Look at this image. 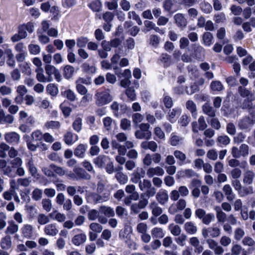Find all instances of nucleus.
I'll return each instance as SVG.
<instances>
[{
	"label": "nucleus",
	"instance_id": "nucleus-4",
	"mask_svg": "<svg viewBox=\"0 0 255 255\" xmlns=\"http://www.w3.org/2000/svg\"><path fill=\"white\" fill-rule=\"evenodd\" d=\"M138 187L141 191L146 192V195L148 198L154 196L156 192V189L152 186L151 182L147 179L140 181Z\"/></svg>",
	"mask_w": 255,
	"mask_h": 255
},
{
	"label": "nucleus",
	"instance_id": "nucleus-28",
	"mask_svg": "<svg viewBox=\"0 0 255 255\" xmlns=\"http://www.w3.org/2000/svg\"><path fill=\"white\" fill-rule=\"evenodd\" d=\"M214 210L216 212V217L219 222L224 223L226 221L227 218L226 214L222 210L220 206H215Z\"/></svg>",
	"mask_w": 255,
	"mask_h": 255
},
{
	"label": "nucleus",
	"instance_id": "nucleus-62",
	"mask_svg": "<svg viewBox=\"0 0 255 255\" xmlns=\"http://www.w3.org/2000/svg\"><path fill=\"white\" fill-rule=\"evenodd\" d=\"M116 178L120 184H124L127 183L128 180V176L120 172L116 174Z\"/></svg>",
	"mask_w": 255,
	"mask_h": 255
},
{
	"label": "nucleus",
	"instance_id": "nucleus-45",
	"mask_svg": "<svg viewBox=\"0 0 255 255\" xmlns=\"http://www.w3.org/2000/svg\"><path fill=\"white\" fill-rule=\"evenodd\" d=\"M43 133L39 129H36L31 134V137L32 140L34 141L42 142L43 140Z\"/></svg>",
	"mask_w": 255,
	"mask_h": 255
},
{
	"label": "nucleus",
	"instance_id": "nucleus-38",
	"mask_svg": "<svg viewBox=\"0 0 255 255\" xmlns=\"http://www.w3.org/2000/svg\"><path fill=\"white\" fill-rule=\"evenodd\" d=\"M186 108L191 112L192 117L196 118L197 114L196 112V106L193 101L188 100L186 103Z\"/></svg>",
	"mask_w": 255,
	"mask_h": 255
},
{
	"label": "nucleus",
	"instance_id": "nucleus-1",
	"mask_svg": "<svg viewBox=\"0 0 255 255\" xmlns=\"http://www.w3.org/2000/svg\"><path fill=\"white\" fill-rule=\"evenodd\" d=\"M96 104L98 106H102L111 102L113 98L110 94L109 90H105L104 91L96 93Z\"/></svg>",
	"mask_w": 255,
	"mask_h": 255
},
{
	"label": "nucleus",
	"instance_id": "nucleus-6",
	"mask_svg": "<svg viewBox=\"0 0 255 255\" xmlns=\"http://www.w3.org/2000/svg\"><path fill=\"white\" fill-rule=\"evenodd\" d=\"M202 234L204 238H216L220 235V229L217 227L204 228L202 231Z\"/></svg>",
	"mask_w": 255,
	"mask_h": 255
},
{
	"label": "nucleus",
	"instance_id": "nucleus-20",
	"mask_svg": "<svg viewBox=\"0 0 255 255\" xmlns=\"http://www.w3.org/2000/svg\"><path fill=\"white\" fill-rule=\"evenodd\" d=\"M158 202L161 205H164L168 200V195L166 190H160L156 195Z\"/></svg>",
	"mask_w": 255,
	"mask_h": 255
},
{
	"label": "nucleus",
	"instance_id": "nucleus-34",
	"mask_svg": "<svg viewBox=\"0 0 255 255\" xmlns=\"http://www.w3.org/2000/svg\"><path fill=\"white\" fill-rule=\"evenodd\" d=\"M149 207L151 210L152 214L155 217L158 216L162 212L161 208L155 201L151 202Z\"/></svg>",
	"mask_w": 255,
	"mask_h": 255
},
{
	"label": "nucleus",
	"instance_id": "nucleus-29",
	"mask_svg": "<svg viewBox=\"0 0 255 255\" xmlns=\"http://www.w3.org/2000/svg\"><path fill=\"white\" fill-rule=\"evenodd\" d=\"M184 230L187 233L193 235L197 231V226L192 222H187L184 224Z\"/></svg>",
	"mask_w": 255,
	"mask_h": 255
},
{
	"label": "nucleus",
	"instance_id": "nucleus-31",
	"mask_svg": "<svg viewBox=\"0 0 255 255\" xmlns=\"http://www.w3.org/2000/svg\"><path fill=\"white\" fill-rule=\"evenodd\" d=\"M87 239L86 235L85 234H80L75 235L72 239V243L76 246H79L84 243Z\"/></svg>",
	"mask_w": 255,
	"mask_h": 255
},
{
	"label": "nucleus",
	"instance_id": "nucleus-53",
	"mask_svg": "<svg viewBox=\"0 0 255 255\" xmlns=\"http://www.w3.org/2000/svg\"><path fill=\"white\" fill-rule=\"evenodd\" d=\"M132 177L130 179L131 181L134 183H138L141 178H143L144 176V173H140L138 172H134L132 175Z\"/></svg>",
	"mask_w": 255,
	"mask_h": 255
},
{
	"label": "nucleus",
	"instance_id": "nucleus-35",
	"mask_svg": "<svg viewBox=\"0 0 255 255\" xmlns=\"http://www.w3.org/2000/svg\"><path fill=\"white\" fill-rule=\"evenodd\" d=\"M173 154L178 160L179 165H181L186 163V155L180 150H176L174 151Z\"/></svg>",
	"mask_w": 255,
	"mask_h": 255
},
{
	"label": "nucleus",
	"instance_id": "nucleus-50",
	"mask_svg": "<svg viewBox=\"0 0 255 255\" xmlns=\"http://www.w3.org/2000/svg\"><path fill=\"white\" fill-rule=\"evenodd\" d=\"M168 229L173 235L176 236L180 235L181 232V228L174 224H170L168 226Z\"/></svg>",
	"mask_w": 255,
	"mask_h": 255
},
{
	"label": "nucleus",
	"instance_id": "nucleus-55",
	"mask_svg": "<svg viewBox=\"0 0 255 255\" xmlns=\"http://www.w3.org/2000/svg\"><path fill=\"white\" fill-rule=\"evenodd\" d=\"M182 137L172 133L170 139V143L172 146H176L182 141Z\"/></svg>",
	"mask_w": 255,
	"mask_h": 255
},
{
	"label": "nucleus",
	"instance_id": "nucleus-47",
	"mask_svg": "<svg viewBox=\"0 0 255 255\" xmlns=\"http://www.w3.org/2000/svg\"><path fill=\"white\" fill-rule=\"evenodd\" d=\"M46 91L49 95L53 97L56 96L59 92L57 87L53 84L47 85Z\"/></svg>",
	"mask_w": 255,
	"mask_h": 255
},
{
	"label": "nucleus",
	"instance_id": "nucleus-26",
	"mask_svg": "<svg viewBox=\"0 0 255 255\" xmlns=\"http://www.w3.org/2000/svg\"><path fill=\"white\" fill-rule=\"evenodd\" d=\"M21 231L24 237L29 238L33 234V227L31 225L25 224L22 227Z\"/></svg>",
	"mask_w": 255,
	"mask_h": 255
},
{
	"label": "nucleus",
	"instance_id": "nucleus-30",
	"mask_svg": "<svg viewBox=\"0 0 255 255\" xmlns=\"http://www.w3.org/2000/svg\"><path fill=\"white\" fill-rule=\"evenodd\" d=\"M242 244L249 247V251H255V241L252 238L245 237L242 240Z\"/></svg>",
	"mask_w": 255,
	"mask_h": 255
},
{
	"label": "nucleus",
	"instance_id": "nucleus-15",
	"mask_svg": "<svg viewBox=\"0 0 255 255\" xmlns=\"http://www.w3.org/2000/svg\"><path fill=\"white\" fill-rule=\"evenodd\" d=\"M181 113V109L179 108H175L170 110L168 113L167 119L171 123H174Z\"/></svg>",
	"mask_w": 255,
	"mask_h": 255
},
{
	"label": "nucleus",
	"instance_id": "nucleus-40",
	"mask_svg": "<svg viewBox=\"0 0 255 255\" xmlns=\"http://www.w3.org/2000/svg\"><path fill=\"white\" fill-rule=\"evenodd\" d=\"M18 230V226L13 221H11L8 222V226L5 230V233L12 235L16 233Z\"/></svg>",
	"mask_w": 255,
	"mask_h": 255
},
{
	"label": "nucleus",
	"instance_id": "nucleus-21",
	"mask_svg": "<svg viewBox=\"0 0 255 255\" xmlns=\"http://www.w3.org/2000/svg\"><path fill=\"white\" fill-rule=\"evenodd\" d=\"M140 146L145 150L149 149L152 152L156 151L158 147L157 143L154 141H142L140 144Z\"/></svg>",
	"mask_w": 255,
	"mask_h": 255
},
{
	"label": "nucleus",
	"instance_id": "nucleus-64",
	"mask_svg": "<svg viewBox=\"0 0 255 255\" xmlns=\"http://www.w3.org/2000/svg\"><path fill=\"white\" fill-rule=\"evenodd\" d=\"M210 87L211 89L215 91H220L223 88L222 83L218 81H213L210 85Z\"/></svg>",
	"mask_w": 255,
	"mask_h": 255
},
{
	"label": "nucleus",
	"instance_id": "nucleus-22",
	"mask_svg": "<svg viewBox=\"0 0 255 255\" xmlns=\"http://www.w3.org/2000/svg\"><path fill=\"white\" fill-rule=\"evenodd\" d=\"M110 195V192L109 191H106V192L103 193V196L99 194H94L92 197L94 201L96 203H101L107 201L109 199Z\"/></svg>",
	"mask_w": 255,
	"mask_h": 255
},
{
	"label": "nucleus",
	"instance_id": "nucleus-60",
	"mask_svg": "<svg viewBox=\"0 0 255 255\" xmlns=\"http://www.w3.org/2000/svg\"><path fill=\"white\" fill-rule=\"evenodd\" d=\"M43 208L46 212L51 211L52 207L51 201L49 199H43L42 201Z\"/></svg>",
	"mask_w": 255,
	"mask_h": 255
},
{
	"label": "nucleus",
	"instance_id": "nucleus-39",
	"mask_svg": "<svg viewBox=\"0 0 255 255\" xmlns=\"http://www.w3.org/2000/svg\"><path fill=\"white\" fill-rule=\"evenodd\" d=\"M223 190L227 196V199L229 201H232L234 199L233 190L229 184H226L223 188Z\"/></svg>",
	"mask_w": 255,
	"mask_h": 255
},
{
	"label": "nucleus",
	"instance_id": "nucleus-32",
	"mask_svg": "<svg viewBox=\"0 0 255 255\" xmlns=\"http://www.w3.org/2000/svg\"><path fill=\"white\" fill-rule=\"evenodd\" d=\"M49 216L53 220H56L58 222H63L66 219V216L63 213L58 212L56 210L53 211L49 214Z\"/></svg>",
	"mask_w": 255,
	"mask_h": 255
},
{
	"label": "nucleus",
	"instance_id": "nucleus-18",
	"mask_svg": "<svg viewBox=\"0 0 255 255\" xmlns=\"http://www.w3.org/2000/svg\"><path fill=\"white\" fill-rule=\"evenodd\" d=\"M87 145L86 144H79L74 150V155L78 158H84L85 157V152L87 150Z\"/></svg>",
	"mask_w": 255,
	"mask_h": 255
},
{
	"label": "nucleus",
	"instance_id": "nucleus-57",
	"mask_svg": "<svg viewBox=\"0 0 255 255\" xmlns=\"http://www.w3.org/2000/svg\"><path fill=\"white\" fill-rule=\"evenodd\" d=\"M114 121L110 117H107L103 119V123L104 128L107 130H110L112 129V125Z\"/></svg>",
	"mask_w": 255,
	"mask_h": 255
},
{
	"label": "nucleus",
	"instance_id": "nucleus-13",
	"mask_svg": "<svg viewBox=\"0 0 255 255\" xmlns=\"http://www.w3.org/2000/svg\"><path fill=\"white\" fill-rule=\"evenodd\" d=\"M45 234L48 236L54 237L59 232L56 224L52 223L45 226L44 229Z\"/></svg>",
	"mask_w": 255,
	"mask_h": 255
},
{
	"label": "nucleus",
	"instance_id": "nucleus-10",
	"mask_svg": "<svg viewBox=\"0 0 255 255\" xmlns=\"http://www.w3.org/2000/svg\"><path fill=\"white\" fill-rule=\"evenodd\" d=\"M111 158L105 155H100L93 160V162L98 167L103 168L106 164L110 162Z\"/></svg>",
	"mask_w": 255,
	"mask_h": 255
},
{
	"label": "nucleus",
	"instance_id": "nucleus-16",
	"mask_svg": "<svg viewBox=\"0 0 255 255\" xmlns=\"http://www.w3.org/2000/svg\"><path fill=\"white\" fill-rule=\"evenodd\" d=\"M174 19L176 25L181 28H183L187 25V20L184 15L182 13H178L174 16Z\"/></svg>",
	"mask_w": 255,
	"mask_h": 255
},
{
	"label": "nucleus",
	"instance_id": "nucleus-52",
	"mask_svg": "<svg viewBox=\"0 0 255 255\" xmlns=\"http://www.w3.org/2000/svg\"><path fill=\"white\" fill-rule=\"evenodd\" d=\"M213 35L211 33L207 32H205L203 35V40L204 44L206 46H210L212 43Z\"/></svg>",
	"mask_w": 255,
	"mask_h": 255
},
{
	"label": "nucleus",
	"instance_id": "nucleus-23",
	"mask_svg": "<svg viewBox=\"0 0 255 255\" xmlns=\"http://www.w3.org/2000/svg\"><path fill=\"white\" fill-rule=\"evenodd\" d=\"M0 247L4 250L10 249L12 246L11 238L9 236H6L1 239L0 242Z\"/></svg>",
	"mask_w": 255,
	"mask_h": 255
},
{
	"label": "nucleus",
	"instance_id": "nucleus-36",
	"mask_svg": "<svg viewBox=\"0 0 255 255\" xmlns=\"http://www.w3.org/2000/svg\"><path fill=\"white\" fill-rule=\"evenodd\" d=\"M100 212L108 217H114L115 215L113 208L108 206H101L100 208Z\"/></svg>",
	"mask_w": 255,
	"mask_h": 255
},
{
	"label": "nucleus",
	"instance_id": "nucleus-25",
	"mask_svg": "<svg viewBox=\"0 0 255 255\" xmlns=\"http://www.w3.org/2000/svg\"><path fill=\"white\" fill-rule=\"evenodd\" d=\"M121 56L118 53H115L111 59V64L113 65V68L115 71V73L119 75V70H120L118 66Z\"/></svg>",
	"mask_w": 255,
	"mask_h": 255
},
{
	"label": "nucleus",
	"instance_id": "nucleus-42",
	"mask_svg": "<svg viewBox=\"0 0 255 255\" xmlns=\"http://www.w3.org/2000/svg\"><path fill=\"white\" fill-rule=\"evenodd\" d=\"M151 234L153 238H162L165 236V233L162 229L155 227L151 231Z\"/></svg>",
	"mask_w": 255,
	"mask_h": 255
},
{
	"label": "nucleus",
	"instance_id": "nucleus-9",
	"mask_svg": "<svg viewBox=\"0 0 255 255\" xmlns=\"http://www.w3.org/2000/svg\"><path fill=\"white\" fill-rule=\"evenodd\" d=\"M255 123V116L251 115L250 117H245L239 123L240 128L242 129H247Z\"/></svg>",
	"mask_w": 255,
	"mask_h": 255
},
{
	"label": "nucleus",
	"instance_id": "nucleus-7",
	"mask_svg": "<svg viewBox=\"0 0 255 255\" xmlns=\"http://www.w3.org/2000/svg\"><path fill=\"white\" fill-rule=\"evenodd\" d=\"M34 30V25L31 22L21 25L18 27V33L22 39L26 38L27 36V32L31 33Z\"/></svg>",
	"mask_w": 255,
	"mask_h": 255
},
{
	"label": "nucleus",
	"instance_id": "nucleus-49",
	"mask_svg": "<svg viewBox=\"0 0 255 255\" xmlns=\"http://www.w3.org/2000/svg\"><path fill=\"white\" fill-rule=\"evenodd\" d=\"M254 193L253 188L252 186L245 187L242 186L241 189L238 193L241 197H244Z\"/></svg>",
	"mask_w": 255,
	"mask_h": 255
},
{
	"label": "nucleus",
	"instance_id": "nucleus-56",
	"mask_svg": "<svg viewBox=\"0 0 255 255\" xmlns=\"http://www.w3.org/2000/svg\"><path fill=\"white\" fill-rule=\"evenodd\" d=\"M9 146L4 142L0 144V157L5 158L7 156L6 152L9 150Z\"/></svg>",
	"mask_w": 255,
	"mask_h": 255
},
{
	"label": "nucleus",
	"instance_id": "nucleus-59",
	"mask_svg": "<svg viewBox=\"0 0 255 255\" xmlns=\"http://www.w3.org/2000/svg\"><path fill=\"white\" fill-rule=\"evenodd\" d=\"M160 60L163 63L164 67H168L172 63L170 56L166 53L162 54L161 55Z\"/></svg>",
	"mask_w": 255,
	"mask_h": 255
},
{
	"label": "nucleus",
	"instance_id": "nucleus-43",
	"mask_svg": "<svg viewBox=\"0 0 255 255\" xmlns=\"http://www.w3.org/2000/svg\"><path fill=\"white\" fill-rule=\"evenodd\" d=\"M61 127V124L58 121H50L45 123L44 127L47 129H58Z\"/></svg>",
	"mask_w": 255,
	"mask_h": 255
},
{
	"label": "nucleus",
	"instance_id": "nucleus-5",
	"mask_svg": "<svg viewBox=\"0 0 255 255\" xmlns=\"http://www.w3.org/2000/svg\"><path fill=\"white\" fill-rule=\"evenodd\" d=\"M4 139L9 144L15 145L19 143L20 136L14 131L8 132L4 134Z\"/></svg>",
	"mask_w": 255,
	"mask_h": 255
},
{
	"label": "nucleus",
	"instance_id": "nucleus-12",
	"mask_svg": "<svg viewBox=\"0 0 255 255\" xmlns=\"http://www.w3.org/2000/svg\"><path fill=\"white\" fill-rule=\"evenodd\" d=\"M255 177V173L253 170L247 169L243 173V182L245 184L250 185L253 183Z\"/></svg>",
	"mask_w": 255,
	"mask_h": 255
},
{
	"label": "nucleus",
	"instance_id": "nucleus-44",
	"mask_svg": "<svg viewBox=\"0 0 255 255\" xmlns=\"http://www.w3.org/2000/svg\"><path fill=\"white\" fill-rule=\"evenodd\" d=\"M163 7L168 12H174L176 10L174 8V0H165Z\"/></svg>",
	"mask_w": 255,
	"mask_h": 255
},
{
	"label": "nucleus",
	"instance_id": "nucleus-54",
	"mask_svg": "<svg viewBox=\"0 0 255 255\" xmlns=\"http://www.w3.org/2000/svg\"><path fill=\"white\" fill-rule=\"evenodd\" d=\"M200 8L202 11L205 13H209L212 10V6L211 4L205 1L200 3Z\"/></svg>",
	"mask_w": 255,
	"mask_h": 255
},
{
	"label": "nucleus",
	"instance_id": "nucleus-3",
	"mask_svg": "<svg viewBox=\"0 0 255 255\" xmlns=\"http://www.w3.org/2000/svg\"><path fill=\"white\" fill-rule=\"evenodd\" d=\"M239 92L242 97L247 98L248 100V103H244L243 104V108L249 109H251L252 108V101L255 99L254 94L250 90L242 86H240L239 87Z\"/></svg>",
	"mask_w": 255,
	"mask_h": 255
},
{
	"label": "nucleus",
	"instance_id": "nucleus-11",
	"mask_svg": "<svg viewBox=\"0 0 255 255\" xmlns=\"http://www.w3.org/2000/svg\"><path fill=\"white\" fill-rule=\"evenodd\" d=\"M164 174V171L162 168L160 166L155 167H149L146 171V175L149 178H151L155 175L162 176Z\"/></svg>",
	"mask_w": 255,
	"mask_h": 255
},
{
	"label": "nucleus",
	"instance_id": "nucleus-63",
	"mask_svg": "<svg viewBox=\"0 0 255 255\" xmlns=\"http://www.w3.org/2000/svg\"><path fill=\"white\" fill-rule=\"evenodd\" d=\"M120 126L123 130H129L131 128V122L127 119H123L121 121Z\"/></svg>",
	"mask_w": 255,
	"mask_h": 255
},
{
	"label": "nucleus",
	"instance_id": "nucleus-27",
	"mask_svg": "<svg viewBox=\"0 0 255 255\" xmlns=\"http://www.w3.org/2000/svg\"><path fill=\"white\" fill-rule=\"evenodd\" d=\"M26 166L28 169L29 172L32 176L34 177L37 176V170L31 158L28 159L27 162L26 163Z\"/></svg>",
	"mask_w": 255,
	"mask_h": 255
},
{
	"label": "nucleus",
	"instance_id": "nucleus-41",
	"mask_svg": "<svg viewBox=\"0 0 255 255\" xmlns=\"http://www.w3.org/2000/svg\"><path fill=\"white\" fill-rule=\"evenodd\" d=\"M22 73L30 76L32 73V70L30 67V64L28 62H24L19 65Z\"/></svg>",
	"mask_w": 255,
	"mask_h": 255
},
{
	"label": "nucleus",
	"instance_id": "nucleus-14",
	"mask_svg": "<svg viewBox=\"0 0 255 255\" xmlns=\"http://www.w3.org/2000/svg\"><path fill=\"white\" fill-rule=\"evenodd\" d=\"M73 172L75 173L76 180L83 179H89L91 177V176L81 167H75L73 169Z\"/></svg>",
	"mask_w": 255,
	"mask_h": 255
},
{
	"label": "nucleus",
	"instance_id": "nucleus-61",
	"mask_svg": "<svg viewBox=\"0 0 255 255\" xmlns=\"http://www.w3.org/2000/svg\"><path fill=\"white\" fill-rule=\"evenodd\" d=\"M27 213L32 218H33L37 214V209L36 207L33 205H26L25 206Z\"/></svg>",
	"mask_w": 255,
	"mask_h": 255
},
{
	"label": "nucleus",
	"instance_id": "nucleus-19",
	"mask_svg": "<svg viewBox=\"0 0 255 255\" xmlns=\"http://www.w3.org/2000/svg\"><path fill=\"white\" fill-rule=\"evenodd\" d=\"M13 117L9 114L5 115L2 109L0 110V124H12L13 122Z\"/></svg>",
	"mask_w": 255,
	"mask_h": 255
},
{
	"label": "nucleus",
	"instance_id": "nucleus-46",
	"mask_svg": "<svg viewBox=\"0 0 255 255\" xmlns=\"http://www.w3.org/2000/svg\"><path fill=\"white\" fill-rule=\"evenodd\" d=\"M230 138L226 135L219 136L217 138V142L220 146H226L230 142Z\"/></svg>",
	"mask_w": 255,
	"mask_h": 255
},
{
	"label": "nucleus",
	"instance_id": "nucleus-58",
	"mask_svg": "<svg viewBox=\"0 0 255 255\" xmlns=\"http://www.w3.org/2000/svg\"><path fill=\"white\" fill-rule=\"evenodd\" d=\"M73 128L74 129L79 132L81 131L82 128V120L80 118H77L73 123Z\"/></svg>",
	"mask_w": 255,
	"mask_h": 255
},
{
	"label": "nucleus",
	"instance_id": "nucleus-24",
	"mask_svg": "<svg viewBox=\"0 0 255 255\" xmlns=\"http://www.w3.org/2000/svg\"><path fill=\"white\" fill-rule=\"evenodd\" d=\"M45 69L46 72V74L47 75V78L50 82L53 81L52 75H54L55 73L57 71L58 69L55 67L54 66L47 64L45 66Z\"/></svg>",
	"mask_w": 255,
	"mask_h": 255
},
{
	"label": "nucleus",
	"instance_id": "nucleus-51",
	"mask_svg": "<svg viewBox=\"0 0 255 255\" xmlns=\"http://www.w3.org/2000/svg\"><path fill=\"white\" fill-rule=\"evenodd\" d=\"M28 49L30 54L34 55L39 54L41 51V48L38 45L32 43L28 45Z\"/></svg>",
	"mask_w": 255,
	"mask_h": 255
},
{
	"label": "nucleus",
	"instance_id": "nucleus-2",
	"mask_svg": "<svg viewBox=\"0 0 255 255\" xmlns=\"http://www.w3.org/2000/svg\"><path fill=\"white\" fill-rule=\"evenodd\" d=\"M139 129L135 131L134 135L137 139H149L151 137V132L149 130L150 125L147 123H142L139 125Z\"/></svg>",
	"mask_w": 255,
	"mask_h": 255
},
{
	"label": "nucleus",
	"instance_id": "nucleus-8",
	"mask_svg": "<svg viewBox=\"0 0 255 255\" xmlns=\"http://www.w3.org/2000/svg\"><path fill=\"white\" fill-rule=\"evenodd\" d=\"M186 206V201L185 199H180L176 203V205H171L168 209V212L171 214L175 213L177 210H183Z\"/></svg>",
	"mask_w": 255,
	"mask_h": 255
},
{
	"label": "nucleus",
	"instance_id": "nucleus-17",
	"mask_svg": "<svg viewBox=\"0 0 255 255\" xmlns=\"http://www.w3.org/2000/svg\"><path fill=\"white\" fill-rule=\"evenodd\" d=\"M78 139V136L71 132H67L64 135V141L68 145H72Z\"/></svg>",
	"mask_w": 255,
	"mask_h": 255
},
{
	"label": "nucleus",
	"instance_id": "nucleus-48",
	"mask_svg": "<svg viewBox=\"0 0 255 255\" xmlns=\"http://www.w3.org/2000/svg\"><path fill=\"white\" fill-rule=\"evenodd\" d=\"M203 111L204 114L211 117H214L215 116V112L212 107L208 103L205 104L202 107Z\"/></svg>",
	"mask_w": 255,
	"mask_h": 255
},
{
	"label": "nucleus",
	"instance_id": "nucleus-33",
	"mask_svg": "<svg viewBox=\"0 0 255 255\" xmlns=\"http://www.w3.org/2000/svg\"><path fill=\"white\" fill-rule=\"evenodd\" d=\"M75 68L70 65H67L63 67V76L67 79H70L74 75Z\"/></svg>",
	"mask_w": 255,
	"mask_h": 255
},
{
	"label": "nucleus",
	"instance_id": "nucleus-37",
	"mask_svg": "<svg viewBox=\"0 0 255 255\" xmlns=\"http://www.w3.org/2000/svg\"><path fill=\"white\" fill-rule=\"evenodd\" d=\"M35 72L36 73V79L39 82L43 83L50 82L47 77L44 75L43 68L36 69Z\"/></svg>",
	"mask_w": 255,
	"mask_h": 255
}]
</instances>
